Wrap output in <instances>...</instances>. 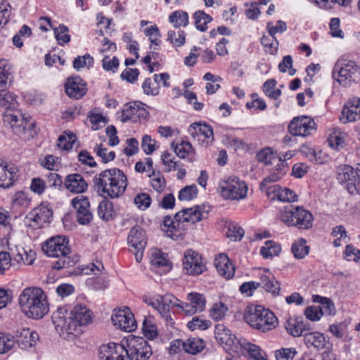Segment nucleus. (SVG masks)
Here are the masks:
<instances>
[{"label":"nucleus","mask_w":360,"mask_h":360,"mask_svg":"<svg viewBox=\"0 0 360 360\" xmlns=\"http://www.w3.org/2000/svg\"><path fill=\"white\" fill-rule=\"evenodd\" d=\"M188 133L193 138L203 136L207 139V143L214 140L212 128L206 124L193 123L188 128Z\"/></svg>","instance_id":"7c9ffc66"},{"label":"nucleus","mask_w":360,"mask_h":360,"mask_svg":"<svg viewBox=\"0 0 360 360\" xmlns=\"http://www.w3.org/2000/svg\"><path fill=\"white\" fill-rule=\"evenodd\" d=\"M53 30L54 32L55 37L59 45L63 46L70 41L69 29L65 25L60 24L58 27H53Z\"/></svg>","instance_id":"37998d69"},{"label":"nucleus","mask_w":360,"mask_h":360,"mask_svg":"<svg viewBox=\"0 0 360 360\" xmlns=\"http://www.w3.org/2000/svg\"><path fill=\"white\" fill-rule=\"evenodd\" d=\"M281 250V246L273 240H267L265 242L264 246L261 248L260 254L264 258L272 257L277 256Z\"/></svg>","instance_id":"c03bdc74"},{"label":"nucleus","mask_w":360,"mask_h":360,"mask_svg":"<svg viewBox=\"0 0 360 360\" xmlns=\"http://www.w3.org/2000/svg\"><path fill=\"white\" fill-rule=\"evenodd\" d=\"M187 297L191 304H192L199 313L205 310L206 300L202 294L191 292L188 295Z\"/></svg>","instance_id":"8fccbe9b"},{"label":"nucleus","mask_w":360,"mask_h":360,"mask_svg":"<svg viewBox=\"0 0 360 360\" xmlns=\"http://www.w3.org/2000/svg\"><path fill=\"white\" fill-rule=\"evenodd\" d=\"M22 311L29 318L41 319L49 311V304L44 291L39 288H27L18 298Z\"/></svg>","instance_id":"20e7f679"},{"label":"nucleus","mask_w":360,"mask_h":360,"mask_svg":"<svg viewBox=\"0 0 360 360\" xmlns=\"http://www.w3.org/2000/svg\"><path fill=\"white\" fill-rule=\"evenodd\" d=\"M227 309L222 302L216 303L210 310V316L215 321L221 320L224 317Z\"/></svg>","instance_id":"0e129e2a"},{"label":"nucleus","mask_w":360,"mask_h":360,"mask_svg":"<svg viewBox=\"0 0 360 360\" xmlns=\"http://www.w3.org/2000/svg\"><path fill=\"white\" fill-rule=\"evenodd\" d=\"M334 72L338 74L337 82L344 86H349L360 80V66L351 60L340 58L335 65Z\"/></svg>","instance_id":"0eeeda50"},{"label":"nucleus","mask_w":360,"mask_h":360,"mask_svg":"<svg viewBox=\"0 0 360 360\" xmlns=\"http://www.w3.org/2000/svg\"><path fill=\"white\" fill-rule=\"evenodd\" d=\"M69 313L77 326V330H80L82 326H86L92 321V312L84 304H76Z\"/></svg>","instance_id":"5701e85b"},{"label":"nucleus","mask_w":360,"mask_h":360,"mask_svg":"<svg viewBox=\"0 0 360 360\" xmlns=\"http://www.w3.org/2000/svg\"><path fill=\"white\" fill-rule=\"evenodd\" d=\"M146 302L155 309L160 314L161 318L167 327L174 328L175 321L174 316V314H172L170 310L173 307H179L184 311L185 314L192 316L196 313H199L194 307L191 304V302H180V301L174 295L166 294L164 296H160L159 299L149 298L146 300Z\"/></svg>","instance_id":"39448f33"},{"label":"nucleus","mask_w":360,"mask_h":360,"mask_svg":"<svg viewBox=\"0 0 360 360\" xmlns=\"http://www.w3.org/2000/svg\"><path fill=\"white\" fill-rule=\"evenodd\" d=\"M4 122L11 126L16 134H25L26 129L34 127V123H29L20 111L10 110L4 112Z\"/></svg>","instance_id":"4468645a"},{"label":"nucleus","mask_w":360,"mask_h":360,"mask_svg":"<svg viewBox=\"0 0 360 360\" xmlns=\"http://www.w3.org/2000/svg\"><path fill=\"white\" fill-rule=\"evenodd\" d=\"M65 87L67 95L75 99L83 97L87 91L86 83L79 77L68 78Z\"/></svg>","instance_id":"b1692460"},{"label":"nucleus","mask_w":360,"mask_h":360,"mask_svg":"<svg viewBox=\"0 0 360 360\" xmlns=\"http://www.w3.org/2000/svg\"><path fill=\"white\" fill-rule=\"evenodd\" d=\"M64 188L72 194H81L88 189V184L79 174H70L66 176L63 182Z\"/></svg>","instance_id":"aec40b11"},{"label":"nucleus","mask_w":360,"mask_h":360,"mask_svg":"<svg viewBox=\"0 0 360 360\" xmlns=\"http://www.w3.org/2000/svg\"><path fill=\"white\" fill-rule=\"evenodd\" d=\"M316 123L309 116L294 117L288 125V131L292 136H308L316 131Z\"/></svg>","instance_id":"ddd939ff"},{"label":"nucleus","mask_w":360,"mask_h":360,"mask_svg":"<svg viewBox=\"0 0 360 360\" xmlns=\"http://www.w3.org/2000/svg\"><path fill=\"white\" fill-rule=\"evenodd\" d=\"M145 34L148 37L151 44L158 46L160 43V33L156 25H152L144 30Z\"/></svg>","instance_id":"69168bd1"},{"label":"nucleus","mask_w":360,"mask_h":360,"mask_svg":"<svg viewBox=\"0 0 360 360\" xmlns=\"http://www.w3.org/2000/svg\"><path fill=\"white\" fill-rule=\"evenodd\" d=\"M125 354L131 360H147L152 355V348L142 337L129 335L125 342Z\"/></svg>","instance_id":"1a4fd4ad"},{"label":"nucleus","mask_w":360,"mask_h":360,"mask_svg":"<svg viewBox=\"0 0 360 360\" xmlns=\"http://www.w3.org/2000/svg\"><path fill=\"white\" fill-rule=\"evenodd\" d=\"M75 141V135L65 132L64 134L60 135L58 139V147L64 150H69L72 148Z\"/></svg>","instance_id":"864d4df0"},{"label":"nucleus","mask_w":360,"mask_h":360,"mask_svg":"<svg viewBox=\"0 0 360 360\" xmlns=\"http://www.w3.org/2000/svg\"><path fill=\"white\" fill-rule=\"evenodd\" d=\"M245 6L247 8L245 11L247 18L252 20H257L261 14V8L259 7L258 2L245 3Z\"/></svg>","instance_id":"13d9d810"},{"label":"nucleus","mask_w":360,"mask_h":360,"mask_svg":"<svg viewBox=\"0 0 360 360\" xmlns=\"http://www.w3.org/2000/svg\"><path fill=\"white\" fill-rule=\"evenodd\" d=\"M303 336L304 342L308 347L312 346L318 349L325 347L326 340L323 333L307 331Z\"/></svg>","instance_id":"f704fd0d"},{"label":"nucleus","mask_w":360,"mask_h":360,"mask_svg":"<svg viewBox=\"0 0 360 360\" xmlns=\"http://www.w3.org/2000/svg\"><path fill=\"white\" fill-rule=\"evenodd\" d=\"M12 82V75L9 64L4 60H0V89H6L8 84Z\"/></svg>","instance_id":"a19ab883"},{"label":"nucleus","mask_w":360,"mask_h":360,"mask_svg":"<svg viewBox=\"0 0 360 360\" xmlns=\"http://www.w3.org/2000/svg\"><path fill=\"white\" fill-rule=\"evenodd\" d=\"M266 195L271 200L278 199L283 202L297 201V196L294 192L287 188H282L279 185H272L266 188Z\"/></svg>","instance_id":"a878e982"},{"label":"nucleus","mask_w":360,"mask_h":360,"mask_svg":"<svg viewBox=\"0 0 360 360\" xmlns=\"http://www.w3.org/2000/svg\"><path fill=\"white\" fill-rule=\"evenodd\" d=\"M181 24L176 25L175 24V28L176 30L169 31L168 32V39L170 41V42L176 46H181L184 41H185V36L184 32L181 31L179 27V25H181Z\"/></svg>","instance_id":"5fc2aeb1"},{"label":"nucleus","mask_w":360,"mask_h":360,"mask_svg":"<svg viewBox=\"0 0 360 360\" xmlns=\"http://www.w3.org/2000/svg\"><path fill=\"white\" fill-rule=\"evenodd\" d=\"M211 324L210 321L204 319L200 316H197L188 322L187 326L189 330L193 331L196 329L206 330L211 326Z\"/></svg>","instance_id":"3c124183"},{"label":"nucleus","mask_w":360,"mask_h":360,"mask_svg":"<svg viewBox=\"0 0 360 360\" xmlns=\"http://www.w3.org/2000/svg\"><path fill=\"white\" fill-rule=\"evenodd\" d=\"M125 345L109 343L99 349V358L101 360H125Z\"/></svg>","instance_id":"412c9836"},{"label":"nucleus","mask_w":360,"mask_h":360,"mask_svg":"<svg viewBox=\"0 0 360 360\" xmlns=\"http://www.w3.org/2000/svg\"><path fill=\"white\" fill-rule=\"evenodd\" d=\"M15 345L13 337L11 335L0 336V354H4L11 350Z\"/></svg>","instance_id":"774afa93"},{"label":"nucleus","mask_w":360,"mask_h":360,"mask_svg":"<svg viewBox=\"0 0 360 360\" xmlns=\"http://www.w3.org/2000/svg\"><path fill=\"white\" fill-rule=\"evenodd\" d=\"M183 265L186 273L191 275L200 274L205 270V265L202 261L201 256L192 250H187L185 252Z\"/></svg>","instance_id":"f3484780"},{"label":"nucleus","mask_w":360,"mask_h":360,"mask_svg":"<svg viewBox=\"0 0 360 360\" xmlns=\"http://www.w3.org/2000/svg\"><path fill=\"white\" fill-rule=\"evenodd\" d=\"M288 333L294 337H300L310 330L309 323L298 318H290L285 323Z\"/></svg>","instance_id":"cd10ccee"},{"label":"nucleus","mask_w":360,"mask_h":360,"mask_svg":"<svg viewBox=\"0 0 360 360\" xmlns=\"http://www.w3.org/2000/svg\"><path fill=\"white\" fill-rule=\"evenodd\" d=\"M276 81L274 79H270L266 80L263 84V91L266 96L268 97L276 100L281 94V91L279 89H276Z\"/></svg>","instance_id":"de8ad7c7"},{"label":"nucleus","mask_w":360,"mask_h":360,"mask_svg":"<svg viewBox=\"0 0 360 360\" xmlns=\"http://www.w3.org/2000/svg\"><path fill=\"white\" fill-rule=\"evenodd\" d=\"M18 104L16 100V96L6 90L0 89V110L5 112L15 110Z\"/></svg>","instance_id":"2f4dec72"},{"label":"nucleus","mask_w":360,"mask_h":360,"mask_svg":"<svg viewBox=\"0 0 360 360\" xmlns=\"http://www.w3.org/2000/svg\"><path fill=\"white\" fill-rule=\"evenodd\" d=\"M71 205L76 210V217L79 224L86 225L89 224L93 214L90 211V203L87 197L79 195L71 200Z\"/></svg>","instance_id":"2eb2a0df"},{"label":"nucleus","mask_w":360,"mask_h":360,"mask_svg":"<svg viewBox=\"0 0 360 360\" xmlns=\"http://www.w3.org/2000/svg\"><path fill=\"white\" fill-rule=\"evenodd\" d=\"M244 319L251 327L263 333L276 328L278 325V319L274 314L261 305L247 307Z\"/></svg>","instance_id":"423d86ee"},{"label":"nucleus","mask_w":360,"mask_h":360,"mask_svg":"<svg viewBox=\"0 0 360 360\" xmlns=\"http://www.w3.org/2000/svg\"><path fill=\"white\" fill-rule=\"evenodd\" d=\"M127 242L131 247V251L134 254L136 262H141L147 244L145 231L139 225L133 226L129 232Z\"/></svg>","instance_id":"9b49d317"},{"label":"nucleus","mask_w":360,"mask_h":360,"mask_svg":"<svg viewBox=\"0 0 360 360\" xmlns=\"http://www.w3.org/2000/svg\"><path fill=\"white\" fill-rule=\"evenodd\" d=\"M346 137L345 133L335 130L330 134L328 142L332 148L340 150L345 146Z\"/></svg>","instance_id":"4c0bfd02"},{"label":"nucleus","mask_w":360,"mask_h":360,"mask_svg":"<svg viewBox=\"0 0 360 360\" xmlns=\"http://www.w3.org/2000/svg\"><path fill=\"white\" fill-rule=\"evenodd\" d=\"M259 286L274 295H278L280 285L269 270H264L260 275Z\"/></svg>","instance_id":"c756f323"},{"label":"nucleus","mask_w":360,"mask_h":360,"mask_svg":"<svg viewBox=\"0 0 360 360\" xmlns=\"http://www.w3.org/2000/svg\"><path fill=\"white\" fill-rule=\"evenodd\" d=\"M257 159L260 162L273 165L278 160V155L267 148L258 153Z\"/></svg>","instance_id":"6e6d98bb"},{"label":"nucleus","mask_w":360,"mask_h":360,"mask_svg":"<svg viewBox=\"0 0 360 360\" xmlns=\"http://www.w3.org/2000/svg\"><path fill=\"white\" fill-rule=\"evenodd\" d=\"M214 266L218 273L227 279L232 278L234 275L235 268L224 254H220L215 258Z\"/></svg>","instance_id":"c85d7f7f"},{"label":"nucleus","mask_w":360,"mask_h":360,"mask_svg":"<svg viewBox=\"0 0 360 360\" xmlns=\"http://www.w3.org/2000/svg\"><path fill=\"white\" fill-rule=\"evenodd\" d=\"M150 263L156 267H165L169 266V261L165 255L158 249L152 250L150 255Z\"/></svg>","instance_id":"09e8293b"},{"label":"nucleus","mask_w":360,"mask_h":360,"mask_svg":"<svg viewBox=\"0 0 360 360\" xmlns=\"http://www.w3.org/2000/svg\"><path fill=\"white\" fill-rule=\"evenodd\" d=\"M42 250L48 257L58 258L53 264L54 269L73 266L79 261L78 255L71 254L69 240L65 236H57L48 239L42 244Z\"/></svg>","instance_id":"f03ea898"},{"label":"nucleus","mask_w":360,"mask_h":360,"mask_svg":"<svg viewBox=\"0 0 360 360\" xmlns=\"http://www.w3.org/2000/svg\"><path fill=\"white\" fill-rule=\"evenodd\" d=\"M226 236L231 240H240L244 236V230L236 223L227 221L225 224Z\"/></svg>","instance_id":"58836bf2"},{"label":"nucleus","mask_w":360,"mask_h":360,"mask_svg":"<svg viewBox=\"0 0 360 360\" xmlns=\"http://www.w3.org/2000/svg\"><path fill=\"white\" fill-rule=\"evenodd\" d=\"M205 347V343L200 338H189L184 341V351L187 353L195 354L200 352Z\"/></svg>","instance_id":"79ce46f5"},{"label":"nucleus","mask_w":360,"mask_h":360,"mask_svg":"<svg viewBox=\"0 0 360 360\" xmlns=\"http://www.w3.org/2000/svg\"><path fill=\"white\" fill-rule=\"evenodd\" d=\"M360 120V98L349 100L344 105L340 120L343 123L355 122Z\"/></svg>","instance_id":"4be33fe9"},{"label":"nucleus","mask_w":360,"mask_h":360,"mask_svg":"<svg viewBox=\"0 0 360 360\" xmlns=\"http://www.w3.org/2000/svg\"><path fill=\"white\" fill-rule=\"evenodd\" d=\"M297 354L295 348H282L276 351V360H292Z\"/></svg>","instance_id":"338daca9"},{"label":"nucleus","mask_w":360,"mask_h":360,"mask_svg":"<svg viewBox=\"0 0 360 360\" xmlns=\"http://www.w3.org/2000/svg\"><path fill=\"white\" fill-rule=\"evenodd\" d=\"M300 206H295L290 205L285 206L279 212V218L282 222H283L288 226H292L295 223V220L297 219L298 210Z\"/></svg>","instance_id":"72a5a7b5"},{"label":"nucleus","mask_w":360,"mask_h":360,"mask_svg":"<svg viewBox=\"0 0 360 360\" xmlns=\"http://www.w3.org/2000/svg\"><path fill=\"white\" fill-rule=\"evenodd\" d=\"M93 64L94 58L89 54H85L83 56H77L73 60V67L77 70L84 67H91Z\"/></svg>","instance_id":"052dcab7"},{"label":"nucleus","mask_w":360,"mask_h":360,"mask_svg":"<svg viewBox=\"0 0 360 360\" xmlns=\"http://www.w3.org/2000/svg\"><path fill=\"white\" fill-rule=\"evenodd\" d=\"M216 340L224 349L230 352H235L237 348V345L240 344V341H243V340L238 341L235 335L231 333L230 330H229V333L220 335L219 338H216Z\"/></svg>","instance_id":"e433bc0d"},{"label":"nucleus","mask_w":360,"mask_h":360,"mask_svg":"<svg viewBox=\"0 0 360 360\" xmlns=\"http://www.w3.org/2000/svg\"><path fill=\"white\" fill-rule=\"evenodd\" d=\"M148 176L150 178L152 188L158 193H162L166 187V180L163 175L160 172L155 173L153 170V173L149 174Z\"/></svg>","instance_id":"a18cd8bd"},{"label":"nucleus","mask_w":360,"mask_h":360,"mask_svg":"<svg viewBox=\"0 0 360 360\" xmlns=\"http://www.w3.org/2000/svg\"><path fill=\"white\" fill-rule=\"evenodd\" d=\"M95 190L104 198L115 199L122 196L127 186V178L117 168L102 171L94 178Z\"/></svg>","instance_id":"f257e3e1"},{"label":"nucleus","mask_w":360,"mask_h":360,"mask_svg":"<svg viewBox=\"0 0 360 360\" xmlns=\"http://www.w3.org/2000/svg\"><path fill=\"white\" fill-rule=\"evenodd\" d=\"M219 189L224 199L239 200L246 197L248 186L238 177L231 176L220 184Z\"/></svg>","instance_id":"9d476101"},{"label":"nucleus","mask_w":360,"mask_h":360,"mask_svg":"<svg viewBox=\"0 0 360 360\" xmlns=\"http://www.w3.org/2000/svg\"><path fill=\"white\" fill-rule=\"evenodd\" d=\"M18 168L14 164L0 160V187L8 188L18 179Z\"/></svg>","instance_id":"6ab92c4d"},{"label":"nucleus","mask_w":360,"mask_h":360,"mask_svg":"<svg viewBox=\"0 0 360 360\" xmlns=\"http://www.w3.org/2000/svg\"><path fill=\"white\" fill-rule=\"evenodd\" d=\"M297 215V219L295 220L292 226L300 229H308L312 226L314 217L310 212L300 207Z\"/></svg>","instance_id":"473e14b6"},{"label":"nucleus","mask_w":360,"mask_h":360,"mask_svg":"<svg viewBox=\"0 0 360 360\" xmlns=\"http://www.w3.org/2000/svg\"><path fill=\"white\" fill-rule=\"evenodd\" d=\"M52 321L59 335L64 339L77 336L81 330H77L67 307H59L52 315Z\"/></svg>","instance_id":"6e6552de"},{"label":"nucleus","mask_w":360,"mask_h":360,"mask_svg":"<svg viewBox=\"0 0 360 360\" xmlns=\"http://www.w3.org/2000/svg\"><path fill=\"white\" fill-rule=\"evenodd\" d=\"M198 188L195 184L186 186L180 190L178 198L179 200H191L197 196Z\"/></svg>","instance_id":"4d7b16f0"},{"label":"nucleus","mask_w":360,"mask_h":360,"mask_svg":"<svg viewBox=\"0 0 360 360\" xmlns=\"http://www.w3.org/2000/svg\"><path fill=\"white\" fill-rule=\"evenodd\" d=\"M310 247L307 245V240L300 238L295 240L291 246V252L297 259H304L309 252Z\"/></svg>","instance_id":"c9c22d12"},{"label":"nucleus","mask_w":360,"mask_h":360,"mask_svg":"<svg viewBox=\"0 0 360 360\" xmlns=\"http://www.w3.org/2000/svg\"><path fill=\"white\" fill-rule=\"evenodd\" d=\"M337 179L340 184H346V188L350 194L355 195L359 193V176L352 167L348 165L338 167Z\"/></svg>","instance_id":"f8f14e48"},{"label":"nucleus","mask_w":360,"mask_h":360,"mask_svg":"<svg viewBox=\"0 0 360 360\" xmlns=\"http://www.w3.org/2000/svg\"><path fill=\"white\" fill-rule=\"evenodd\" d=\"M240 345L248 351L253 360H268L266 354L258 346L253 345L245 340L240 341Z\"/></svg>","instance_id":"ea45409f"},{"label":"nucleus","mask_w":360,"mask_h":360,"mask_svg":"<svg viewBox=\"0 0 360 360\" xmlns=\"http://www.w3.org/2000/svg\"><path fill=\"white\" fill-rule=\"evenodd\" d=\"M174 152L176 155L181 158H188L189 155L193 153V148L192 145L188 141H181L174 147Z\"/></svg>","instance_id":"603ef678"},{"label":"nucleus","mask_w":360,"mask_h":360,"mask_svg":"<svg viewBox=\"0 0 360 360\" xmlns=\"http://www.w3.org/2000/svg\"><path fill=\"white\" fill-rule=\"evenodd\" d=\"M134 202L138 208L145 210L150 207L151 198L148 193H141L135 196Z\"/></svg>","instance_id":"680f3d73"},{"label":"nucleus","mask_w":360,"mask_h":360,"mask_svg":"<svg viewBox=\"0 0 360 360\" xmlns=\"http://www.w3.org/2000/svg\"><path fill=\"white\" fill-rule=\"evenodd\" d=\"M143 93L148 96H158L160 91V86L155 84L150 78H146L142 84Z\"/></svg>","instance_id":"e2e57ef3"},{"label":"nucleus","mask_w":360,"mask_h":360,"mask_svg":"<svg viewBox=\"0 0 360 360\" xmlns=\"http://www.w3.org/2000/svg\"><path fill=\"white\" fill-rule=\"evenodd\" d=\"M53 212L47 205H40L32 210L27 215V219L34 222L39 227L44 224L49 223Z\"/></svg>","instance_id":"bb28decb"},{"label":"nucleus","mask_w":360,"mask_h":360,"mask_svg":"<svg viewBox=\"0 0 360 360\" xmlns=\"http://www.w3.org/2000/svg\"><path fill=\"white\" fill-rule=\"evenodd\" d=\"M111 320L114 326L124 331L131 332L136 328L134 315L128 308L115 311L111 316Z\"/></svg>","instance_id":"a211bd4d"},{"label":"nucleus","mask_w":360,"mask_h":360,"mask_svg":"<svg viewBox=\"0 0 360 360\" xmlns=\"http://www.w3.org/2000/svg\"><path fill=\"white\" fill-rule=\"evenodd\" d=\"M15 340L18 346L22 349H28L34 346L39 340L37 333L30 328H21L15 332Z\"/></svg>","instance_id":"393cba45"},{"label":"nucleus","mask_w":360,"mask_h":360,"mask_svg":"<svg viewBox=\"0 0 360 360\" xmlns=\"http://www.w3.org/2000/svg\"><path fill=\"white\" fill-rule=\"evenodd\" d=\"M204 215L205 212L200 205L184 208L177 212L174 218L168 215L165 217L162 229L166 232L167 236L175 239L181 234V231L184 229V223L193 224L201 221Z\"/></svg>","instance_id":"7ed1b4c3"},{"label":"nucleus","mask_w":360,"mask_h":360,"mask_svg":"<svg viewBox=\"0 0 360 360\" xmlns=\"http://www.w3.org/2000/svg\"><path fill=\"white\" fill-rule=\"evenodd\" d=\"M112 203L105 198L101 200L98 207V214L103 220L108 221L112 215Z\"/></svg>","instance_id":"49530a36"},{"label":"nucleus","mask_w":360,"mask_h":360,"mask_svg":"<svg viewBox=\"0 0 360 360\" xmlns=\"http://www.w3.org/2000/svg\"><path fill=\"white\" fill-rule=\"evenodd\" d=\"M161 160L162 164L165 166V172H169L172 170H176L179 166V163L174 160L172 158V154L167 151L163 152L161 155Z\"/></svg>","instance_id":"bf43d9fd"},{"label":"nucleus","mask_w":360,"mask_h":360,"mask_svg":"<svg viewBox=\"0 0 360 360\" xmlns=\"http://www.w3.org/2000/svg\"><path fill=\"white\" fill-rule=\"evenodd\" d=\"M148 112L140 102H134L126 104L121 112L119 118L122 122L132 121L136 122L141 118L146 119Z\"/></svg>","instance_id":"dca6fc26"}]
</instances>
